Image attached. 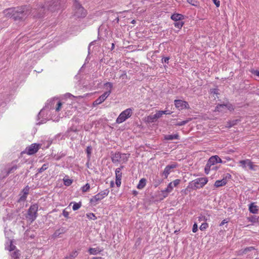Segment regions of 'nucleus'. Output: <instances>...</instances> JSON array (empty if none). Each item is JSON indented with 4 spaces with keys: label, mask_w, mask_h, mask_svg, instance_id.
I'll return each mask as SVG.
<instances>
[{
    "label": "nucleus",
    "mask_w": 259,
    "mask_h": 259,
    "mask_svg": "<svg viewBox=\"0 0 259 259\" xmlns=\"http://www.w3.org/2000/svg\"><path fill=\"white\" fill-rule=\"evenodd\" d=\"M65 3V0H52L48 2L40 9L37 17L39 18L42 17L43 16L42 13L46 8L51 12H55L62 8Z\"/></svg>",
    "instance_id": "obj_1"
},
{
    "label": "nucleus",
    "mask_w": 259,
    "mask_h": 259,
    "mask_svg": "<svg viewBox=\"0 0 259 259\" xmlns=\"http://www.w3.org/2000/svg\"><path fill=\"white\" fill-rule=\"evenodd\" d=\"M87 11L77 0H74L72 7V14L76 19H81L87 15Z\"/></svg>",
    "instance_id": "obj_2"
},
{
    "label": "nucleus",
    "mask_w": 259,
    "mask_h": 259,
    "mask_svg": "<svg viewBox=\"0 0 259 259\" xmlns=\"http://www.w3.org/2000/svg\"><path fill=\"white\" fill-rule=\"evenodd\" d=\"M30 14V9L28 6H23L20 7L15 8L14 20L15 21L23 20Z\"/></svg>",
    "instance_id": "obj_3"
},
{
    "label": "nucleus",
    "mask_w": 259,
    "mask_h": 259,
    "mask_svg": "<svg viewBox=\"0 0 259 259\" xmlns=\"http://www.w3.org/2000/svg\"><path fill=\"white\" fill-rule=\"evenodd\" d=\"M208 182L207 178H199L192 182L189 184V187L193 190H197L204 186Z\"/></svg>",
    "instance_id": "obj_4"
},
{
    "label": "nucleus",
    "mask_w": 259,
    "mask_h": 259,
    "mask_svg": "<svg viewBox=\"0 0 259 259\" xmlns=\"http://www.w3.org/2000/svg\"><path fill=\"white\" fill-rule=\"evenodd\" d=\"M38 208V204L35 203L31 205L28 209L26 218L30 221L31 223L33 222L36 219L37 217Z\"/></svg>",
    "instance_id": "obj_5"
},
{
    "label": "nucleus",
    "mask_w": 259,
    "mask_h": 259,
    "mask_svg": "<svg viewBox=\"0 0 259 259\" xmlns=\"http://www.w3.org/2000/svg\"><path fill=\"white\" fill-rule=\"evenodd\" d=\"M133 109L127 108L122 111L117 118L116 122L117 123H121L130 117L133 114Z\"/></svg>",
    "instance_id": "obj_6"
},
{
    "label": "nucleus",
    "mask_w": 259,
    "mask_h": 259,
    "mask_svg": "<svg viewBox=\"0 0 259 259\" xmlns=\"http://www.w3.org/2000/svg\"><path fill=\"white\" fill-rule=\"evenodd\" d=\"M217 157L216 155L211 156L204 168V171L206 174H208L209 171L212 170H215L217 168V166H214V165L217 164Z\"/></svg>",
    "instance_id": "obj_7"
},
{
    "label": "nucleus",
    "mask_w": 259,
    "mask_h": 259,
    "mask_svg": "<svg viewBox=\"0 0 259 259\" xmlns=\"http://www.w3.org/2000/svg\"><path fill=\"white\" fill-rule=\"evenodd\" d=\"M180 182L181 180L180 179H176L173 182L169 183L167 187L164 190H163V198L166 197L172 191L174 187H177Z\"/></svg>",
    "instance_id": "obj_8"
},
{
    "label": "nucleus",
    "mask_w": 259,
    "mask_h": 259,
    "mask_svg": "<svg viewBox=\"0 0 259 259\" xmlns=\"http://www.w3.org/2000/svg\"><path fill=\"white\" fill-rule=\"evenodd\" d=\"M109 191L108 189H105L101 191L96 195L94 196L91 199L90 202L91 203H97L100 200L103 199L105 196H107L109 194Z\"/></svg>",
    "instance_id": "obj_9"
},
{
    "label": "nucleus",
    "mask_w": 259,
    "mask_h": 259,
    "mask_svg": "<svg viewBox=\"0 0 259 259\" xmlns=\"http://www.w3.org/2000/svg\"><path fill=\"white\" fill-rule=\"evenodd\" d=\"M174 104L176 107L179 110L190 108L188 103L182 100H175L174 101Z\"/></svg>",
    "instance_id": "obj_10"
},
{
    "label": "nucleus",
    "mask_w": 259,
    "mask_h": 259,
    "mask_svg": "<svg viewBox=\"0 0 259 259\" xmlns=\"http://www.w3.org/2000/svg\"><path fill=\"white\" fill-rule=\"evenodd\" d=\"M40 147V145L36 143L31 144L26 148V153L28 155L36 153Z\"/></svg>",
    "instance_id": "obj_11"
},
{
    "label": "nucleus",
    "mask_w": 259,
    "mask_h": 259,
    "mask_svg": "<svg viewBox=\"0 0 259 259\" xmlns=\"http://www.w3.org/2000/svg\"><path fill=\"white\" fill-rule=\"evenodd\" d=\"M111 93V90H109L108 91L105 92L94 102L93 105H98L102 103L107 99V98L110 95Z\"/></svg>",
    "instance_id": "obj_12"
},
{
    "label": "nucleus",
    "mask_w": 259,
    "mask_h": 259,
    "mask_svg": "<svg viewBox=\"0 0 259 259\" xmlns=\"http://www.w3.org/2000/svg\"><path fill=\"white\" fill-rule=\"evenodd\" d=\"M177 165L178 164L176 162L167 165L163 171V175H164L165 177L167 178L168 175L177 167Z\"/></svg>",
    "instance_id": "obj_13"
},
{
    "label": "nucleus",
    "mask_w": 259,
    "mask_h": 259,
    "mask_svg": "<svg viewBox=\"0 0 259 259\" xmlns=\"http://www.w3.org/2000/svg\"><path fill=\"white\" fill-rule=\"evenodd\" d=\"M122 158L121 154L119 152L111 153V158L112 162L114 163H118L121 161V158Z\"/></svg>",
    "instance_id": "obj_14"
},
{
    "label": "nucleus",
    "mask_w": 259,
    "mask_h": 259,
    "mask_svg": "<svg viewBox=\"0 0 259 259\" xmlns=\"http://www.w3.org/2000/svg\"><path fill=\"white\" fill-rule=\"evenodd\" d=\"M231 175L229 174H227L226 176L221 180H217L214 183V186L217 188L226 185L227 183V178H230Z\"/></svg>",
    "instance_id": "obj_15"
},
{
    "label": "nucleus",
    "mask_w": 259,
    "mask_h": 259,
    "mask_svg": "<svg viewBox=\"0 0 259 259\" xmlns=\"http://www.w3.org/2000/svg\"><path fill=\"white\" fill-rule=\"evenodd\" d=\"M30 188L28 186H26L21 191L23 193V195L20 196L17 202L20 203L21 202H24L27 198V195L29 193Z\"/></svg>",
    "instance_id": "obj_16"
},
{
    "label": "nucleus",
    "mask_w": 259,
    "mask_h": 259,
    "mask_svg": "<svg viewBox=\"0 0 259 259\" xmlns=\"http://www.w3.org/2000/svg\"><path fill=\"white\" fill-rule=\"evenodd\" d=\"M67 231V229L65 227H61L57 230L52 235V238L61 237V235L65 233Z\"/></svg>",
    "instance_id": "obj_17"
},
{
    "label": "nucleus",
    "mask_w": 259,
    "mask_h": 259,
    "mask_svg": "<svg viewBox=\"0 0 259 259\" xmlns=\"http://www.w3.org/2000/svg\"><path fill=\"white\" fill-rule=\"evenodd\" d=\"M162 116V111L159 112L155 114L150 115L147 117V120L149 122H153L155 121L157 118Z\"/></svg>",
    "instance_id": "obj_18"
},
{
    "label": "nucleus",
    "mask_w": 259,
    "mask_h": 259,
    "mask_svg": "<svg viewBox=\"0 0 259 259\" xmlns=\"http://www.w3.org/2000/svg\"><path fill=\"white\" fill-rule=\"evenodd\" d=\"M15 8H9L4 11V15L7 17L12 18L14 19L13 14L14 13Z\"/></svg>",
    "instance_id": "obj_19"
},
{
    "label": "nucleus",
    "mask_w": 259,
    "mask_h": 259,
    "mask_svg": "<svg viewBox=\"0 0 259 259\" xmlns=\"http://www.w3.org/2000/svg\"><path fill=\"white\" fill-rule=\"evenodd\" d=\"M180 136L178 134H175L174 135H165L164 136V139L167 141H172L174 140H179Z\"/></svg>",
    "instance_id": "obj_20"
},
{
    "label": "nucleus",
    "mask_w": 259,
    "mask_h": 259,
    "mask_svg": "<svg viewBox=\"0 0 259 259\" xmlns=\"http://www.w3.org/2000/svg\"><path fill=\"white\" fill-rule=\"evenodd\" d=\"M170 18L174 21L183 20L184 19V16L182 14L175 13L171 15Z\"/></svg>",
    "instance_id": "obj_21"
},
{
    "label": "nucleus",
    "mask_w": 259,
    "mask_h": 259,
    "mask_svg": "<svg viewBox=\"0 0 259 259\" xmlns=\"http://www.w3.org/2000/svg\"><path fill=\"white\" fill-rule=\"evenodd\" d=\"M249 210L251 213L256 214L258 210V206L254 205V203H251L249 205Z\"/></svg>",
    "instance_id": "obj_22"
},
{
    "label": "nucleus",
    "mask_w": 259,
    "mask_h": 259,
    "mask_svg": "<svg viewBox=\"0 0 259 259\" xmlns=\"http://www.w3.org/2000/svg\"><path fill=\"white\" fill-rule=\"evenodd\" d=\"M10 255L11 256V259H20L21 253L19 250H16L11 252Z\"/></svg>",
    "instance_id": "obj_23"
},
{
    "label": "nucleus",
    "mask_w": 259,
    "mask_h": 259,
    "mask_svg": "<svg viewBox=\"0 0 259 259\" xmlns=\"http://www.w3.org/2000/svg\"><path fill=\"white\" fill-rule=\"evenodd\" d=\"M78 255L77 251H74L70 253L69 255H66L63 259H74Z\"/></svg>",
    "instance_id": "obj_24"
},
{
    "label": "nucleus",
    "mask_w": 259,
    "mask_h": 259,
    "mask_svg": "<svg viewBox=\"0 0 259 259\" xmlns=\"http://www.w3.org/2000/svg\"><path fill=\"white\" fill-rule=\"evenodd\" d=\"M146 180L144 178L141 179L138 185H137V188L139 189H143L146 185Z\"/></svg>",
    "instance_id": "obj_25"
},
{
    "label": "nucleus",
    "mask_w": 259,
    "mask_h": 259,
    "mask_svg": "<svg viewBox=\"0 0 259 259\" xmlns=\"http://www.w3.org/2000/svg\"><path fill=\"white\" fill-rule=\"evenodd\" d=\"M247 219L249 222L252 223H258L259 224V216L256 217L255 215H251L250 217L247 218Z\"/></svg>",
    "instance_id": "obj_26"
},
{
    "label": "nucleus",
    "mask_w": 259,
    "mask_h": 259,
    "mask_svg": "<svg viewBox=\"0 0 259 259\" xmlns=\"http://www.w3.org/2000/svg\"><path fill=\"white\" fill-rule=\"evenodd\" d=\"M174 24L176 27L178 28V29H181L184 23L182 21V20H180V21H175Z\"/></svg>",
    "instance_id": "obj_27"
},
{
    "label": "nucleus",
    "mask_w": 259,
    "mask_h": 259,
    "mask_svg": "<svg viewBox=\"0 0 259 259\" xmlns=\"http://www.w3.org/2000/svg\"><path fill=\"white\" fill-rule=\"evenodd\" d=\"M48 168V164L45 163L42 165V166L37 169L38 173H41L45 170H46Z\"/></svg>",
    "instance_id": "obj_28"
},
{
    "label": "nucleus",
    "mask_w": 259,
    "mask_h": 259,
    "mask_svg": "<svg viewBox=\"0 0 259 259\" xmlns=\"http://www.w3.org/2000/svg\"><path fill=\"white\" fill-rule=\"evenodd\" d=\"M191 120V119L189 118L186 120H184V121H180V122H178L177 123H176L175 124V125H177V126H183V125H184L186 124H187L189 121H190Z\"/></svg>",
    "instance_id": "obj_29"
},
{
    "label": "nucleus",
    "mask_w": 259,
    "mask_h": 259,
    "mask_svg": "<svg viewBox=\"0 0 259 259\" xmlns=\"http://www.w3.org/2000/svg\"><path fill=\"white\" fill-rule=\"evenodd\" d=\"M239 121H240L239 119H234V120L230 121L229 122H228V127H231L234 126L235 125L237 124V123Z\"/></svg>",
    "instance_id": "obj_30"
},
{
    "label": "nucleus",
    "mask_w": 259,
    "mask_h": 259,
    "mask_svg": "<svg viewBox=\"0 0 259 259\" xmlns=\"http://www.w3.org/2000/svg\"><path fill=\"white\" fill-rule=\"evenodd\" d=\"M115 177L116 179H121L122 172L120 171L119 168H116L115 170Z\"/></svg>",
    "instance_id": "obj_31"
},
{
    "label": "nucleus",
    "mask_w": 259,
    "mask_h": 259,
    "mask_svg": "<svg viewBox=\"0 0 259 259\" xmlns=\"http://www.w3.org/2000/svg\"><path fill=\"white\" fill-rule=\"evenodd\" d=\"M92 151V147L91 146H88L86 149V152L87 153V156L89 159L90 158Z\"/></svg>",
    "instance_id": "obj_32"
},
{
    "label": "nucleus",
    "mask_w": 259,
    "mask_h": 259,
    "mask_svg": "<svg viewBox=\"0 0 259 259\" xmlns=\"http://www.w3.org/2000/svg\"><path fill=\"white\" fill-rule=\"evenodd\" d=\"M81 206V203L79 202V203L75 202L73 204L72 209L73 210H76L78 209Z\"/></svg>",
    "instance_id": "obj_33"
},
{
    "label": "nucleus",
    "mask_w": 259,
    "mask_h": 259,
    "mask_svg": "<svg viewBox=\"0 0 259 259\" xmlns=\"http://www.w3.org/2000/svg\"><path fill=\"white\" fill-rule=\"evenodd\" d=\"M63 181H64V184L67 186H70V185H71V184L73 182L72 180L69 179H63Z\"/></svg>",
    "instance_id": "obj_34"
},
{
    "label": "nucleus",
    "mask_w": 259,
    "mask_h": 259,
    "mask_svg": "<svg viewBox=\"0 0 259 259\" xmlns=\"http://www.w3.org/2000/svg\"><path fill=\"white\" fill-rule=\"evenodd\" d=\"M255 249L254 247L250 246L245 248L242 251V254H246L248 251H250L252 250Z\"/></svg>",
    "instance_id": "obj_35"
},
{
    "label": "nucleus",
    "mask_w": 259,
    "mask_h": 259,
    "mask_svg": "<svg viewBox=\"0 0 259 259\" xmlns=\"http://www.w3.org/2000/svg\"><path fill=\"white\" fill-rule=\"evenodd\" d=\"M130 154H121L122 158H121V160L123 161L124 162H126L128 159Z\"/></svg>",
    "instance_id": "obj_36"
},
{
    "label": "nucleus",
    "mask_w": 259,
    "mask_h": 259,
    "mask_svg": "<svg viewBox=\"0 0 259 259\" xmlns=\"http://www.w3.org/2000/svg\"><path fill=\"white\" fill-rule=\"evenodd\" d=\"M90 188L89 184L87 183L81 188V190L83 192H88Z\"/></svg>",
    "instance_id": "obj_37"
},
{
    "label": "nucleus",
    "mask_w": 259,
    "mask_h": 259,
    "mask_svg": "<svg viewBox=\"0 0 259 259\" xmlns=\"http://www.w3.org/2000/svg\"><path fill=\"white\" fill-rule=\"evenodd\" d=\"M209 219V216L206 217L203 214H200L198 217V221H207Z\"/></svg>",
    "instance_id": "obj_38"
},
{
    "label": "nucleus",
    "mask_w": 259,
    "mask_h": 259,
    "mask_svg": "<svg viewBox=\"0 0 259 259\" xmlns=\"http://www.w3.org/2000/svg\"><path fill=\"white\" fill-rule=\"evenodd\" d=\"M247 166L249 167L250 169H254V165L253 163L249 159H247Z\"/></svg>",
    "instance_id": "obj_39"
},
{
    "label": "nucleus",
    "mask_w": 259,
    "mask_h": 259,
    "mask_svg": "<svg viewBox=\"0 0 259 259\" xmlns=\"http://www.w3.org/2000/svg\"><path fill=\"white\" fill-rule=\"evenodd\" d=\"M17 165H14L13 166H12V167L10 168L8 171H7V175H9L10 174L13 172L14 170H15L16 169H17Z\"/></svg>",
    "instance_id": "obj_40"
},
{
    "label": "nucleus",
    "mask_w": 259,
    "mask_h": 259,
    "mask_svg": "<svg viewBox=\"0 0 259 259\" xmlns=\"http://www.w3.org/2000/svg\"><path fill=\"white\" fill-rule=\"evenodd\" d=\"M208 225L206 223H204L201 224L200 227H199V229L201 231H203L205 230L207 228H208Z\"/></svg>",
    "instance_id": "obj_41"
},
{
    "label": "nucleus",
    "mask_w": 259,
    "mask_h": 259,
    "mask_svg": "<svg viewBox=\"0 0 259 259\" xmlns=\"http://www.w3.org/2000/svg\"><path fill=\"white\" fill-rule=\"evenodd\" d=\"M87 217L91 220H95L97 219V217L93 213H90L89 214H87Z\"/></svg>",
    "instance_id": "obj_42"
},
{
    "label": "nucleus",
    "mask_w": 259,
    "mask_h": 259,
    "mask_svg": "<svg viewBox=\"0 0 259 259\" xmlns=\"http://www.w3.org/2000/svg\"><path fill=\"white\" fill-rule=\"evenodd\" d=\"M188 3L190 4L196 6L198 5V2L197 0H187Z\"/></svg>",
    "instance_id": "obj_43"
},
{
    "label": "nucleus",
    "mask_w": 259,
    "mask_h": 259,
    "mask_svg": "<svg viewBox=\"0 0 259 259\" xmlns=\"http://www.w3.org/2000/svg\"><path fill=\"white\" fill-rule=\"evenodd\" d=\"M239 163L241 164L242 167L243 168H246V166L247 165V159L244 160H240L239 161Z\"/></svg>",
    "instance_id": "obj_44"
},
{
    "label": "nucleus",
    "mask_w": 259,
    "mask_h": 259,
    "mask_svg": "<svg viewBox=\"0 0 259 259\" xmlns=\"http://www.w3.org/2000/svg\"><path fill=\"white\" fill-rule=\"evenodd\" d=\"M15 248H16V246L12 244V242H11L9 248H8L10 252H11L15 251Z\"/></svg>",
    "instance_id": "obj_45"
},
{
    "label": "nucleus",
    "mask_w": 259,
    "mask_h": 259,
    "mask_svg": "<svg viewBox=\"0 0 259 259\" xmlns=\"http://www.w3.org/2000/svg\"><path fill=\"white\" fill-rule=\"evenodd\" d=\"M89 252L90 254H96L97 253V250L96 248H91L89 249Z\"/></svg>",
    "instance_id": "obj_46"
},
{
    "label": "nucleus",
    "mask_w": 259,
    "mask_h": 259,
    "mask_svg": "<svg viewBox=\"0 0 259 259\" xmlns=\"http://www.w3.org/2000/svg\"><path fill=\"white\" fill-rule=\"evenodd\" d=\"M57 106L56 108V111H59L60 110L61 107L62 106V103L60 101H58L57 102Z\"/></svg>",
    "instance_id": "obj_47"
},
{
    "label": "nucleus",
    "mask_w": 259,
    "mask_h": 259,
    "mask_svg": "<svg viewBox=\"0 0 259 259\" xmlns=\"http://www.w3.org/2000/svg\"><path fill=\"white\" fill-rule=\"evenodd\" d=\"M198 230V226L196 223H194L192 228V231L194 233H195Z\"/></svg>",
    "instance_id": "obj_48"
},
{
    "label": "nucleus",
    "mask_w": 259,
    "mask_h": 259,
    "mask_svg": "<svg viewBox=\"0 0 259 259\" xmlns=\"http://www.w3.org/2000/svg\"><path fill=\"white\" fill-rule=\"evenodd\" d=\"M104 86L109 87L111 90L113 88V84L111 82H107L104 83Z\"/></svg>",
    "instance_id": "obj_49"
},
{
    "label": "nucleus",
    "mask_w": 259,
    "mask_h": 259,
    "mask_svg": "<svg viewBox=\"0 0 259 259\" xmlns=\"http://www.w3.org/2000/svg\"><path fill=\"white\" fill-rule=\"evenodd\" d=\"M62 214L64 216V217L67 219L69 218V212L67 211L65 209L63 210Z\"/></svg>",
    "instance_id": "obj_50"
},
{
    "label": "nucleus",
    "mask_w": 259,
    "mask_h": 259,
    "mask_svg": "<svg viewBox=\"0 0 259 259\" xmlns=\"http://www.w3.org/2000/svg\"><path fill=\"white\" fill-rule=\"evenodd\" d=\"M65 155L66 154L64 153H60L56 156V159L57 160H60L62 157L65 156Z\"/></svg>",
    "instance_id": "obj_51"
},
{
    "label": "nucleus",
    "mask_w": 259,
    "mask_h": 259,
    "mask_svg": "<svg viewBox=\"0 0 259 259\" xmlns=\"http://www.w3.org/2000/svg\"><path fill=\"white\" fill-rule=\"evenodd\" d=\"M121 179H116L115 183L117 187H120L121 183Z\"/></svg>",
    "instance_id": "obj_52"
},
{
    "label": "nucleus",
    "mask_w": 259,
    "mask_h": 259,
    "mask_svg": "<svg viewBox=\"0 0 259 259\" xmlns=\"http://www.w3.org/2000/svg\"><path fill=\"white\" fill-rule=\"evenodd\" d=\"M217 7H219L220 6V2L219 0H212Z\"/></svg>",
    "instance_id": "obj_53"
},
{
    "label": "nucleus",
    "mask_w": 259,
    "mask_h": 259,
    "mask_svg": "<svg viewBox=\"0 0 259 259\" xmlns=\"http://www.w3.org/2000/svg\"><path fill=\"white\" fill-rule=\"evenodd\" d=\"M127 77L126 76V73L125 71H122V73L120 75V77L123 78L124 77Z\"/></svg>",
    "instance_id": "obj_54"
},
{
    "label": "nucleus",
    "mask_w": 259,
    "mask_h": 259,
    "mask_svg": "<svg viewBox=\"0 0 259 259\" xmlns=\"http://www.w3.org/2000/svg\"><path fill=\"white\" fill-rule=\"evenodd\" d=\"M216 157H217V163H223V161L222 160V159L220 158V157L219 156L216 155Z\"/></svg>",
    "instance_id": "obj_55"
},
{
    "label": "nucleus",
    "mask_w": 259,
    "mask_h": 259,
    "mask_svg": "<svg viewBox=\"0 0 259 259\" xmlns=\"http://www.w3.org/2000/svg\"><path fill=\"white\" fill-rule=\"evenodd\" d=\"M218 91H219L218 89H214L211 91V93H213L214 94H219Z\"/></svg>",
    "instance_id": "obj_56"
},
{
    "label": "nucleus",
    "mask_w": 259,
    "mask_h": 259,
    "mask_svg": "<svg viewBox=\"0 0 259 259\" xmlns=\"http://www.w3.org/2000/svg\"><path fill=\"white\" fill-rule=\"evenodd\" d=\"M228 222L226 221V220H224L222 221V222L221 223L220 226H223L224 225V224L227 223Z\"/></svg>",
    "instance_id": "obj_57"
},
{
    "label": "nucleus",
    "mask_w": 259,
    "mask_h": 259,
    "mask_svg": "<svg viewBox=\"0 0 259 259\" xmlns=\"http://www.w3.org/2000/svg\"><path fill=\"white\" fill-rule=\"evenodd\" d=\"M169 59V57L164 58V62L168 64Z\"/></svg>",
    "instance_id": "obj_58"
},
{
    "label": "nucleus",
    "mask_w": 259,
    "mask_h": 259,
    "mask_svg": "<svg viewBox=\"0 0 259 259\" xmlns=\"http://www.w3.org/2000/svg\"><path fill=\"white\" fill-rule=\"evenodd\" d=\"M224 106H226V105H225V104H220V105H218L217 107V108H219V107H223Z\"/></svg>",
    "instance_id": "obj_59"
},
{
    "label": "nucleus",
    "mask_w": 259,
    "mask_h": 259,
    "mask_svg": "<svg viewBox=\"0 0 259 259\" xmlns=\"http://www.w3.org/2000/svg\"><path fill=\"white\" fill-rule=\"evenodd\" d=\"M69 131H72V132H76V129H75V130H74V129H73V128H70Z\"/></svg>",
    "instance_id": "obj_60"
},
{
    "label": "nucleus",
    "mask_w": 259,
    "mask_h": 259,
    "mask_svg": "<svg viewBox=\"0 0 259 259\" xmlns=\"http://www.w3.org/2000/svg\"><path fill=\"white\" fill-rule=\"evenodd\" d=\"M133 194H134L135 196L137 195L138 194V192H137V191H133Z\"/></svg>",
    "instance_id": "obj_61"
},
{
    "label": "nucleus",
    "mask_w": 259,
    "mask_h": 259,
    "mask_svg": "<svg viewBox=\"0 0 259 259\" xmlns=\"http://www.w3.org/2000/svg\"><path fill=\"white\" fill-rule=\"evenodd\" d=\"M123 167H124V166L121 165V166H120L119 167H118V168H119V169H120V171H121V169H123Z\"/></svg>",
    "instance_id": "obj_62"
},
{
    "label": "nucleus",
    "mask_w": 259,
    "mask_h": 259,
    "mask_svg": "<svg viewBox=\"0 0 259 259\" xmlns=\"http://www.w3.org/2000/svg\"><path fill=\"white\" fill-rule=\"evenodd\" d=\"M169 114V113H168L167 112V111H163V114Z\"/></svg>",
    "instance_id": "obj_63"
},
{
    "label": "nucleus",
    "mask_w": 259,
    "mask_h": 259,
    "mask_svg": "<svg viewBox=\"0 0 259 259\" xmlns=\"http://www.w3.org/2000/svg\"><path fill=\"white\" fill-rule=\"evenodd\" d=\"M110 186H111V187H113V186H114V182L113 181L111 182Z\"/></svg>",
    "instance_id": "obj_64"
}]
</instances>
